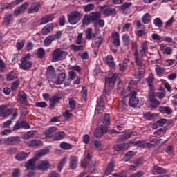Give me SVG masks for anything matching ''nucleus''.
Returning a JSON list of instances; mask_svg holds the SVG:
<instances>
[{"mask_svg":"<svg viewBox=\"0 0 177 177\" xmlns=\"http://www.w3.org/2000/svg\"><path fill=\"white\" fill-rule=\"evenodd\" d=\"M159 111L160 113H162V114H167L168 115L172 114V109L168 106H160Z\"/></svg>","mask_w":177,"mask_h":177,"instance_id":"nucleus-37","label":"nucleus"},{"mask_svg":"<svg viewBox=\"0 0 177 177\" xmlns=\"http://www.w3.org/2000/svg\"><path fill=\"white\" fill-rule=\"evenodd\" d=\"M68 53L67 51H63L60 48H56L53 51L52 54V59L51 62L53 63H56V62H62V60H64Z\"/></svg>","mask_w":177,"mask_h":177,"instance_id":"nucleus-1","label":"nucleus"},{"mask_svg":"<svg viewBox=\"0 0 177 177\" xmlns=\"http://www.w3.org/2000/svg\"><path fill=\"white\" fill-rule=\"evenodd\" d=\"M78 165V158L75 156H71L69 158V167L71 169H75Z\"/></svg>","mask_w":177,"mask_h":177,"instance_id":"nucleus-21","label":"nucleus"},{"mask_svg":"<svg viewBox=\"0 0 177 177\" xmlns=\"http://www.w3.org/2000/svg\"><path fill=\"white\" fill-rule=\"evenodd\" d=\"M113 171H114V162H110L106 167V169L104 172V176H109V175H110L111 172H113Z\"/></svg>","mask_w":177,"mask_h":177,"instance_id":"nucleus-33","label":"nucleus"},{"mask_svg":"<svg viewBox=\"0 0 177 177\" xmlns=\"http://www.w3.org/2000/svg\"><path fill=\"white\" fill-rule=\"evenodd\" d=\"M28 6H30V3L26 1L24 4L17 7L14 11L15 16H19V15H21V13H23L24 12H26Z\"/></svg>","mask_w":177,"mask_h":177,"instance_id":"nucleus-13","label":"nucleus"},{"mask_svg":"<svg viewBox=\"0 0 177 177\" xmlns=\"http://www.w3.org/2000/svg\"><path fill=\"white\" fill-rule=\"evenodd\" d=\"M100 8L102 11V13L105 17L115 16V15H117V10L111 8V5L104 4V6H100Z\"/></svg>","mask_w":177,"mask_h":177,"instance_id":"nucleus-5","label":"nucleus"},{"mask_svg":"<svg viewBox=\"0 0 177 177\" xmlns=\"http://www.w3.org/2000/svg\"><path fill=\"white\" fill-rule=\"evenodd\" d=\"M46 77L48 80L51 81V82H53L55 78H56V72L55 71V68L52 66H48L47 68Z\"/></svg>","mask_w":177,"mask_h":177,"instance_id":"nucleus-10","label":"nucleus"},{"mask_svg":"<svg viewBox=\"0 0 177 177\" xmlns=\"http://www.w3.org/2000/svg\"><path fill=\"white\" fill-rule=\"evenodd\" d=\"M148 50H149V46L147 45V41H145L142 43V46H140V53L141 57H145Z\"/></svg>","mask_w":177,"mask_h":177,"instance_id":"nucleus-24","label":"nucleus"},{"mask_svg":"<svg viewBox=\"0 0 177 177\" xmlns=\"http://www.w3.org/2000/svg\"><path fill=\"white\" fill-rule=\"evenodd\" d=\"M28 6H30V3L26 1L24 4L17 7L14 11L15 16H19V15H21V13H23L24 12H26Z\"/></svg>","mask_w":177,"mask_h":177,"instance_id":"nucleus-12","label":"nucleus"},{"mask_svg":"<svg viewBox=\"0 0 177 177\" xmlns=\"http://www.w3.org/2000/svg\"><path fill=\"white\" fill-rule=\"evenodd\" d=\"M153 24H155V26H156V27H158L159 28H161V27H162V20H161L160 18H156L153 20Z\"/></svg>","mask_w":177,"mask_h":177,"instance_id":"nucleus-57","label":"nucleus"},{"mask_svg":"<svg viewBox=\"0 0 177 177\" xmlns=\"http://www.w3.org/2000/svg\"><path fill=\"white\" fill-rule=\"evenodd\" d=\"M69 106L71 110H75V101L73 98H69Z\"/></svg>","mask_w":177,"mask_h":177,"instance_id":"nucleus-62","label":"nucleus"},{"mask_svg":"<svg viewBox=\"0 0 177 177\" xmlns=\"http://www.w3.org/2000/svg\"><path fill=\"white\" fill-rule=\"evenodd\" d=\"M60 147L62 150H70L73 149V145L63 142L60 144Z\"/></svg>","mask_w":177,"mask_h":177,"instance_id":"nucleus-52","label":"nucleus"},{"mask_svg":"<svg viewBox=\"0 0 177 177\" xmlns=\"http://www.w3.org/2000/svg\"><path fill=\"white\" fill-rule=\"evenodd\" d=\"M12 177H19V176H20V169H19V168L15 169L13 172H12Z\"/></svg>","mask_w":177,"mask_h":177,"instance_id":"nucleus-64","label":"nucleus"},{"mask_svg":"<svg viewBox=\"0 0 177 177\" xmlns=\"http://www.w3.org/2000/svg\"><path fill=\"white\" fill-rule=\"evenodd\" d=\"M70 48H71L73 52H80V50H84V46H76L74 44L70 45Z\"/></svg>","mask_w":177,"mask_h":177,"instance_id":"nucleus-54","label":"nucleus"},{"mask_svg":"<svg viewBox=\"0 0 177 177\" xmlns=\"http://www.w3.org/2000/svg\"><path fill=\"white\" fill-rule=\"evenodd\" d=\"M86 38L88 41H91L92 39V28H88L86 30Z\"/></svg>","mask_w":177,"mask_h":177,"instance_id":"nucleus-58","label":"nucleus"},{"mask_svg":"<svg viewBox=\"0 0 177 177\" xmlns=\"http://www.w3.org/2000/svg\"><path fill=\"white\" fill-rule=\"evenodd\" d=\"M93 9H95V4L93 3L87 4L84 6V12H91V10H93Z\"/></svg>","mask_w":177,"mask_h":177,"instance_id":"nucleus-56","label":"nucleus"},{"mask_svg":"<svg viewBox=\"0 0 177 177\" xmlns=\"http://www.w3.org/2000/svg\"><path fill=\"white\" fill-rule=\"evenodd\" d=\"M35 132H37V131H30L24 133L22 135V139L28 140V139H31V138H34V135H35Z\"/></svg>","mask_w":177,"mask_h":177,"instance_id":"nucleus-40","label":"nucleus"},{"mask_svg":"<svg viewBox=\"0 0 177 177\" xmlns=\"http://www.w3.org/2000/svg\"><path fill=\"white\" fill-rule=\"evenodd\" d=\"M48 153H49V149H41L36 153V156L37 157H41V156H45V154H48Z\"/></svg>","mask_w":177,"mask_h":177,"instance_id":"nucleus-60","label":"nucleus"},{"mask_svg":"<svg viewBox=\"0 0 177 177\" xmlns=\"http://www.w3.org/2000/svg\"><path fill=\"white\" fill-rule=\"evenodd\" d=\"M127 107H128V105H127V100L124 99L119 102L118 111L122 113V111H125V110H127Z\"/></svg>","mask_w":177,"mask_h":177,"instance_id":"nucleus-35","label":"nucleus"},{"mask_svg":"<svg viewBox=\"0 0 177 177\" xmlns=\"http://www.w3.org/2000/svg\"><path fill=\"white\" fill-rule=\"evenodd\" d=\"M155 71L157 74V75H158V77H162V75H164V72L165 71V68H164L163 67H161V66L156 64L155 65Z\"/></svg>","mask_w":177,"mask_h":177,"instance_id":"nucleus-38","label":"nucleus"},{"mask_svg":"<svg viewBox=\"0 0 177 177\" xmlns=\"http://www.w3.org/2000/svg\"><path fill=\"white\" fill-rule=\"evenodd\" d=\"M84 15L80 12L77 10H73L70 12V14L67 15L68 23H70L72 26L77 24L79 23Z\"/></svg>","mask_w":177,"mask_h":177,"instance_id":"nucleus-2","label":"nucleus"},{"mask_svg":"<svg viewBox=\"0 0 177 177\" xmlns=\"http://www.w3.org/2000/svg\"><path fill=\"white\" fill-rule=\"evenodd\" d=\"M31 55L27 54L21 59V63L19 64L21 70H30L32 67V62L30 61Z\"/></svg>","mask_w":177,"mask_h":177,"instance_id":"nucleus-4","label":"nucleus"},{"mask_svg":"<svg viewBox=\"0 0 177 177\" xmlns=\"http://www.w3.org/2000/svg\"><path fill=\"white\" fill-rule=\"evenodd\" d=\"M165 124H167V119H160L152 125V128L153 129H157L159 127H164Z\"/></svg>","mask_w":177,"mask_h":177,"instance_id":"nucleus-29","label":"nucleus"},{"mask_svg":"<svg viewBox=\"0 0 177 177\" xmlns=\"http://www.w3.org/2000/svg\"><path fill=\"white\" fill-rule=\"evenodd\" d=\"M13 20V15L12 14L7 15L4 17V24L8 26L10 24V21Z\"/></svg>","mask_w":177,"mask_h":177,"instance_id":"nucleus-53","label":"nucleus"},{"mask_svg":"<svg viewBox=\"0 0 177 177\" xmlns=\"http://www.w3.org/2000/svg\"><path fill=\"white\" fill-rule=\"evenodd\" d=\"M38 168L39 169H42L43 171L45 169H48V168H49V161H41V162L39 165H38Z\"/></svg>","mask_w":177,"mask_h":177,"instance_id":"nucleus-44","label":"nucleus"},{"mask_svg":"<svg viewBox=\"0 0 177 177\" xmlns=\"http://www.w3.org/2000/svg\"><path fill=\"white\" fill-rule=\"evenodd\" d=\"M3 143L7 146H16L21 142V138L20 136H11L10 138H6L3 140Z\"/></svg>","mask_w":177,"mask_h":177,"instance_id":"nucleus-7","label":"nucleus"},{"mask_svg":"<svg viewBox=\"0 0 177 177\" xmlns=\"http://www.w3.org/2000/svg\"><path fill=\"white\" fill-rule=\"evenodd\" d=\"M18 75L17 73L15 72H10L7 74L6 75V80L7 81H13V80H16L17 78Z\"/></svg>","mask_w":177,"mask_h":177,"instance_id":"nucleus-49","label":"nucleus"},{"mask_svg":"<svg viewBox=\"0 0 177 177\" xmlns=\"http://www.w3.org/2000/svg\"><path fill=\"white\" fill-rule=\"evenodd\" d=\"M30 155V153L20 152L15 156V160L17 161H24L27 159V157Z\"/></svg>","mask_w":177,"mask_h":177,"instance_id":"nucleus-28","label":"nucleus"},{"mask_svg":"<svg viewBox=\"0 0 177 177\" xmlns=\"http://www.w3.org/2000/svg\"><path fill=\"white\" fill-rule=\"evenodd\" d=\"M55 41V37L51 35L48 36L44 41V46H49Z\"/></svg>","mask_w":177,"mask_h":177,"instance_id":"nucleus-42","label":"nucleus"},{"mask_svg":"<svg viewBox=\"0 0 177 177\" xmlns=\"http://www.w3.org/2000/svg\"><path fill=\"white\" fill-rule=\"evenodd\" d=\"M153 81H154V75H153V74H151L147 79V82L149 86L150 91H154V86H153Z\"/></svg>","mask_w":177,"mask_h":177,"instance_id":"nucleus-39","label":"nucleus"},{"mask_svg":"<svg viewBox=\"0 0 177 177\" xmlns=\"http://www.w3.org/2000/svg\"><path fill=\"white\" fill-rule=\"evenodd\" d=\"M64 136H66L64 131H59L53 137V140H62V139H64Z\"/></svg>","mask_w":177,"mask_h":177,"instance_id":"nucleus-41","label":"nucleus"},{"mask_svg":"<svg viewBox=\"0 0 177 177\" xmlns=\"http://www.w3.org/2000/svg\"><path fill=\"white\" fill-rule=\"evenodd\" d=\"M99 19H100V13L94 12L88 15H85L83 17L82 23L85 26H88L91 21H97Z\"/></svg>","mask_w":177,"mask_h":177,"instance_id":"nucleus-3","label":"nucleus"},{"mask_svg":"<svg viewBox=\"0 0 177 177\" xmlns=\"http://www.w3.org/2000/svg\"><path fill=\"white\" fill-rule=\"evenodd\" d=\"M143 175H145V172L140 171H138L137 173L132 174L130 176V177H142Z\"/></svg>","mask_w":177,"mask_h":177,"instance_id":"nucleus-63","label":"nucleus"},{"mask_svg":"<svg viewBox=\"0 0 177 177\" xmlns=\"http://www.w3.org/2000/svg\"><path fill=\"white\" fill-rule=\"evenodd\" d=\"M138 95V93L136 91H131L129 93V105L130 107H136L137 104H139V98L136 97Z\"/></svg>","mask_w":177,"mask_h":177,"instance_id":"nucleus-8","label":"nucleus"},{"mask_svg":"<svg viewBox=\"0 0 177 177\" xmlns=\"http://www.w3.org/2000/svg\"><path fill=\"white\" fill-rule=\"evenodd\" d=\"M40 5L38 2L32 3L30 8L28 9V15H31L32 13H37L39 11Z\"/></svg>","mask_w":177,"mask_h":177,"instance_id":"nucleus-19","label":"nucleus"},{"mask_svg":"<svg viewBox=\"0 0 177 177\" xmlns=\"http://www.w3.org/2000/svg\"><path fill=\"white\" fill-rule=\"evenodd\" d=\"M13 113V109H8V105L0 106V117H9Z\"/></svg>","mask_w":177,"mask_h":177,"instance_id":"nucleus-9","label":"nucleus"},{"mask_svg":"<svg viewBox=\"0 0 177 177\" xmlns=\"http://www.w3.org/2000/svg\"><path fill=\"white\" fill-rule=\"evenodd\" d=\"M57 129L56 127H50L47 130L45 131L44 135L46 138H52L54 133H56Z\"/></svg>","mask_w":177,"mask_h":177,"instance_id":"nucleus-26","label":"nucleus"},{"mask_svg":"<svg viewBox=\"0 0 177 177\" xmlns=\"http://www.w3.org/2000/svg\"><path fill=\"white\" fill-rule=\"evenodd\" d=\"M66 80V73H61L58 75L57 81L55 82V84L56 85H62L63 84V82Z\"/></svg>","mask_w":177,"mask_h":177,"instance_id":"nucleus-36","label":"nucleus"},{"mask_svg":"<svg viewBox=\"0 0 177 177\" xmlns=\"http://www.w3.org/2000/svg\"><path fill=\"white\" fill-rule=\"evenodd\" d=\"M129 63V60L125 59L123 60L121 63L119 64V70L122 73H124L127 68H128V64Z\"/></svg>","mask_w":177,"mask_h":177,"instance_id":"nucleus-32","label":"nucleus"},{"mask_svg":"<svg viewBox=\"0 0 177 177\" xmlns=\"http://www.w3.org/2000/svg\"><path fill=\"white\" fill-rule=\"evenodd\" d=\"M67 161V158L64 157L63 158L58 164L57 167V169L58 172H62V170L63 169V167H64V165L66 164V162Z\"/></svg>","mask_w":177,"mask_h":177,"instance_id":"nucleus-45","label":"nucleus"},{"mask_svg":"<svg viewBox=\"0 0 177 177\" xmlns=\"http://www.w3.org/2000/svg\"><path fill=\"white\" fill-rule=\"evenodd\" d=\"M136 35H137L138 38H142V37H145V35H146V30L136 31Z\"/></svg>","mask_w":177,"mask_h":177,"instance_id":"nucleus-61","label":"nucleus"},{"mask_svg":"<svg viewBox=\"0 0 177 177\" xmlns=\"http://www.w3.org/2000/svg\"><path fill=\"white\" fill-rule=\"evenodd\" d=\"M52 20H53V15H45L41 19L40 26H41V24H46V23H49V21H52Z\"/></svg>","mask_w":177,"mask_h":177,"instance_id":"nucleus-31","label":"nucleus"},{"mask_svg":"<svg viewBox=\"0 0 177 177\" xmlns=\"http://www.w3.org/2000/svg\"><path fill=\"white\" fill-rule=\"evenodd\" d=\"M120 77L118 73H112L111 75L105 78L106 88H113L115 81H118Z\"/></svg>","mask_w":177,"mask_h":177,"instance_id":"nucleus-6","label":"nucleus"},{"mask_svg":"<svg viewBox=\"0 0 177 177\" xmlns=\"http://www.w3.org/2000/svg\"><path fill=\"white\" fill-rule=\"evenodd\" d=\"M59 99H61V98L59 97V96H57V95L53 96L51 97V99L50 100V107H55V106H56V103H57L59 102Z\"/></svg>","mask_w":177,"mask_h":177,"instance_id":"nucleus-48","label":"nucleus"},{"mask_svg":"<svg viewBox=\"0 0 177 177\" xmlns=\"http://www.w3.org/2000/svg\"><path fill=\"white\" fill-rule=\"evenodd\" d=\"M133 136V133H128L127 134L122 135L118 139V142H124V140H127L131 138V136Z\"/></svg>","mask_w":177,"mask_h":177,"instance_id":"nucleus-51","label":"nucleus"},{"mask_svg":"<svg viewBox=\"0 0 177 177\" xmlns=\"http://www.w3.org/2000/svg\"><path fill=\"white\" fill-rule=\"evenodd\" d=\"M112 39L115 46H120V34L118 32L112 33Z\"/></svg>","mask_w":177,"mask_h":177,"instance_id":"nucleus-30","label":"nucleus"},{"mask_svg":"<svg viewBox=\"0 0 177 177\" xmlns=\"http://www.w3.org/2000/svg\"><path fill=\"white\" fill-rule=\"evenodd\" d=\"M129 147L130 145L128 143L118 144L114 145L113 150H115V151H121V150H128Z\"/></svg>","mask_w":177,"mask_h":177,"instance_id":"nucleus-22","label":"nucleus"},{"mask_svg":"<svg viewBox=\"0 0 177 177\" xmlns=\"http://www.w3.org/2000/svg\"><path fill=\"white\" fill-rule=\"evenodd\" d=\"M133 156H135V152L132 151H128L123 158V161H125V162H128L132 158Z\"/></svg>","mask_w":177,"mask_h":177,"instance_id":"nucleus-46","label":"nucleus"},{"mask_svg":"<svg viewBox=\"0 0 177 177\" xmlns=\"http://www.w3.org/2000/svg\"><path fill=\"white\" fill-rule=\"evenodd\" d=\"M103 127H106L110 125V115L109 113H106L104 118L103 121L102 122Z\"/></svg>","mask_w":177,"mask_h":177,"instance_id":"nucleus-50","label":"nucleus"},{"mask_svg":"<svg viewBox=\"0 0 177 177\" xmlns=\"http://www.w3.org/2000/svg\"><path fill=\"white\" fill-rule=\"evenodd\" d=\"M37 57L39 59H44V57H45V49L39 48L37 50Z\"/></svg>","mask_w":177,"mask_h":177,"instance_id":"nucleus-55","label":"nucleus"},{"mask_svg":"<svg viewBox=\"0 0 177 177\" xmlns=\"http://www.w3.org/2000/svg\"><path fill=\"white\" fill-rule=\"evenodd\" d=\"M29 147H38V146H42V142L39 140H32L28 142Z\"/></svg>","mask_w":177,"mask_h":177,"instance_id":"nucleus-34","label":"nucleus"},{"mask_svg":"<svg viewBox=\"0 0 177 177\" xmlns=\"http://www.w3.org/2000/svg\"><path fill=\"white\" fill-rule=\"evenodd\" d=\"M19 102L24 106H28V101H27V94L24 91H21L19 92Z\"/></svg>","mask_w":177,"mask_h":177,"instance_id":"nucleus-20","label":"nucleus"},{"mask_svg":"<svg viewBox=\"0 0 177 177\" xmlns=\"http://www.w3.org/2000/svg\"><path fill=\"white\" fill-rule=\"evenodd\" d=\"M134 59L138 68H146V66H145V64L143 63V59L139 56V53H134Z\"/></svg>","mask_w":177,"mask_h":177,"instance_id":"nucleus-17","label":"nucleus"},{"mask_svg":"<svg viewBox=\"0 0 177 177\" xmlns=\"http://www.w3.org/2000/svg\"><path fill=\"white\" fill-rule=\"evenodd\" d=\"M95 110L99 113H102L104 111V101L103 100V95L97 99Z\"/></svg>","mask_w":177,"mask_h":177,"instance_id":"nucleus-15","label":"nucleus"},{"mask_svg":"<svg viewBox=\"0 0 177 177\" xmlns=\"http://www.w3.org/2000/svg\"><path fill=\"white\" fill-rule=\"evenodd\" d=\"M150 17H151V16L150 14H149V12L145 13L142 18V23L144 24H149V23L151 21V19Z\"/></svg>","mask_w":177,"mask_h":177,"instance_id":"nucleus-47","label":"nucleus"},{"mask_svg":"<svg viewBox=\"0 0 177 177\" xmlns=\"http://www.w3.org/2000/svg\"><path fill=\"white\" fill-rule=\"evenodd\" d=\"M166 173H167V169L162 167H160L157 165L153 166L151 170V174L153 175H158V174H166Z\"/></svg>","mask_w":177,"mask_h":177,"instance_id":"nucleus-25","label":"nucleus"},{"mask_svg":"<svg viewBox=\"0 0 177 177\" xmlns=\"http://www.w3.org/2000/svg\"><path fill=\"white\" fill-rule=\"evenodd\" d=\"M54 28H55V24H53V23L48 24L41 29V35H48L49 32H51V31H53Z\"/></svg>","mask_w":177,"mask_h":177,"instance_id":"nucleus-18","label":"nucleus"},{"mask_svg":"<svg viewBox=\"0 0 177 177\" xmlns=\"http://www.w3.org/2000/svg\"><path fill=\"white\" fill-rule=\"evenodd\" d=\"M160 48V50H162L163 53H166V55H171V53H172V48L171 47H167L164 46V44H161Z\"/></svg>","mask_w":177,"mask_h":177,"instance_id":"nucleus-43","label":"nucleus"},{"mask_svg":"<svg viewBox=\"0 0 177 177\" xmlns=\"http://www.w3.org/2000/svg\"><path fill=\"white\" fill-rule=\"evenodd\" d=\"M146 73V68H138V70L136 71L133 73V77L136 81H140L143 78V75Z\"/></svg>","mask_w":177,"mask_h":177,"instance_id":"nucleus-16","label":"nucleus"},{"mask_svg":"<svg viewBox=\"0 0 177 177\" xmlns=\"http://www.w3.org/2000/svg\"><path fill=\"white\" fill-rule=\"evenodd\" d=\"M149 102L150 103L151 109H157L160 106L158 100L153 97L151 95L149 96Z\"/></svg>","mask_w":177,"mask_h":177,"instance_id":"nucleus-27","label":"nucleus"},{"mask_svg":"<svg viewBox=\"0 0 177 177\" xmlns=\"http://www.w3.org/2000/svg\"><path fill=\"white\" fill-rule=\"evenodd\" d=\"M105 63L111 67V68H115V62L112 55H108L105 58Z\"/></svg>","mask_w":177,"mask_h":177,"instance_id":"nucleus-23","label":"nucleus"},{"mask_svg":"<svg viewBox=\"0 0 177 177\" xmlns=\"http://www.w3.org/2000/svg\"><path fill=\"white\" fill-rule=\"evenodd\" d=\"M132 6V3L131 2H125L120 6L121 10H127V9H129Z\"/></svg>","mask_w":177,"mask_h":177,"instance_id":"nucleus-59","label":"nucleus"},{"mask_svg":"<svg viewBox=\"0 0 177 177\" xmlns=\"http://www.w3.org/2000/svg\"><path fill=\"white\" fill-rule=\"evenodd\" d=\"M37 161V158H33L32 159H30L28 162L25 164V167L28 170L31 171H36V169H38V167H37V165H35V162Z\"/></svg>","mask_w":177,"mask_h":177,"instance_id":"nucleus-14","label":"nucleus"},{"mask_svg":"<svg viewBox=\"0 0 177 177\" xmlns=\"http://www.w3.org/2000/svg\"><path fill=\"white\" fill-rule=\"evenodd\" d=\"M107 133V127L100 124L99 128L97 129L94 132V136L95 138H102L104 133Z\"/></svg>","mask_w":177,"mask_h":177,"instance_id":"nucleus-11","label":"nucleus"}]
</instances>
